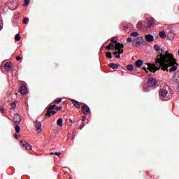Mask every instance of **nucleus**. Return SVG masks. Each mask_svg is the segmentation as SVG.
I'll list each match as a JSON object with an SVG mask.
<instances>
[{
    "mask_svg": "<svg viewBox=\"0 0 179 179\" xmlns=\"http://www.w3.org/2000/svg\"><path fill=\"white\" fill-rule=\"evenodd\" d=\"M154 50L157 51L158 55L155 59V64H148V67L147 69L150 71V72H152L155 73L159 69H166L167 68V65H174L176 62L174 61V57L173 55L169 53V52H165L163 49H161L159 45H155L154 46Z\"/></svg>",
    "mask_w": 179,
    "mask_h": 179,
    "instance_id": "1",
    "label": "nucleus"
},
{
    "mask_svg": "<svg viewBox=\"0 0 179 179\" xmlns=\"http://www.w3.org/2000/svg\"><path fill=\"white\" fill-rule=\"evenodd\" d=\"M124 44H121L120 43H117L115 45V50L117 52H114L113 55H115V58L120 59L121 58V55L120 54H122L124 52Z\"/></svg>",
    "mask_w": 179,
    "mask_h": 179,
    "instance_id": "2",
    "label": "nucleus"
},
{
    "mask_svg": "<svg viewBox=\"0 0 179 179\" xmlns=\"http://www.w3.org/2000/svg\"><path fill=\"white\" fill-rule=\"evenodd\" d=\"M167 94H169V91L166 88H162L159 90V98L161 100H167Z\"/></svg>",
    "mask_w": 179,
    "mask_h": 179,
    "instance_id": "3",
    "label": "nucleus"
},
{
    "mask_svg": "<svg viewBox=\"0 0 179 179\" xmlns=\"http://www.w3.org/2000/svg\"><path fill=\"white\" fill-rule=\"evenodd\" d=\"M165 31L167 34V37L169 40H173L174 37H176V34H174V30L171 29V28H168L165 29Z\"/></svg>",
    "mask_w": 179,
    "mask_h": 179,
    "instance_id": "4",
    "label": "nucleus"
},
{
    "mask_svg": "<svg viewBox=\"0 0 179 179\" xmlns=\"http://www.w3.org/2000/svg\"><path fill=\"white\" fill-rule=\"evenodd\" d=\"M147 25L145 26V29H152V27H155V19L154 18H147Z\"/></svg>",
    "mask_w": 179,
    "mask_h": 179,
    "instance_id": "5",
    "label": "nucleus"
},
{
    "mask_svg": "<svg viewBox=\"0 0 179 179\" xmlns=\"http://www.w3.org/2000/svg\"><path fill=\"white\" fill-rule=\"evenodd\" d=\"M145 42V40L143 39V37L139 36L134 40H133V44L134 45H141V44H143Z\"/></svg>",
    "mask_w": 179,
    "mask_h": 179,
    "instance_id": "6",
    "label": "nucleus"
},
{
    "mask_svg": "<svg viewBox=\"0 0 179 179\" xmlns=\"http://www.w3.org/2000/svg\"><path fill=\"white\" fill-rule=\"evenodd\" d=\"M173 61L175 62V63L172 65L170 64H167V66L165 69H162V71H169V69H167L169 68V66H172L169 69V72H176V71H177V66H174L176 65V59L173 58Z\"/></svg>",
    "mask_w": 179,
    "mask_h": 179,
    "instance_id": "7",
    "label": "nucleus"
},
{
    "mask_svg": "<svg viewBox=\"0 0 179 179\" xmlns=\"http://www.w3.org/2000/svg\"><path fill=\"white\" fill-rule=\"evenodd\" d=\"M13 121L15 125H19L20 124V121H22V118L20 117V115L16 113L13 116Z\"/></svg>",
    "mask_w": 179,
    "mask_h": 179,
    "instance_id": "8",
    "label": "nucleus"
},
{
    "mask_svg": "<svg viewBox=\"0 0 179 179\" xmlns=\"http://www.w3.org/2000/svg\"><path fill=\"white\" fill-rule=\"evenodd\" d=\"M148 83L150 87H155L157 85V81L156 79L150 78L148 79Z\"/></svg>",
    "mask_w": 179,
    "mask_h": 179,
    "instance_id": "9",
    "label": "nucleus"
},
{
    "mask_svg": "<svg viewBox=\"0 0 179 179\" xmlns=\"http://www.w3.org/2000/svg\"><path fill=\"white\" fill-rule=\"evenodd\" d=\"M20 145H21V146H22V148H25V149H27V150H31V145H30V144H29V143H27L24 141H21Z\"/></svg>",
    "mask_w": 179,
    "mask_h": 179,
    "instance_id": "10",
    "label": "nucleus"
},
{
    "mask_svg": "<svg viewBox=\"0 0 179 179\" xmlns=\"http://www.w3.org/2000/svg\"><path fill=\"white\" fill-rule=\"evenodd\" d=\"M145 39L148 43H152V42L155 41V37L152 34H146L145 36Z\"/></svg>",
    "mask_w": 179,
    "mask_h": 179,
    "instance_id": "11",
    "label": "nucleus"
},
{
    "mask_svg": "<svg viewBox=\"0 0 179 179\" xmlns=\"http://www.w3.org/2000/svg\"><path fill=\"white\" fill-rule=\"evenodd\" d=\"M55 107H57V105H52L51 106H50L47 110L45 115L48 117H51V113H52V110H54V108L55 109Z\"/></svg>",
    "mask_w": 179,
    "mask_h": 179,
    "instance_id": "12",
    "label": "nucleus"
},
{
    "mask_svg": "<svg viewBox=\"0 0 179 179\" xmlns=\"http://www.w3.org/2000/svg\"><path fill=\"white\" fill-rule=\"evenodd\" d=\"M82 110L83 114L87 115L89 113H90V108H89L87 105H84L82 107Z\"/></svg>",
    "mask_w": 179,
    "mask_h": 179,
    "instance_id": "13",
    "label": "nucleus"
},
{
    "mask_svg": "<svg viewBox=\"0 0 179 179\" xmlns=\"http://www.w3.org/2000/svg\"><path fill=\"white\" fill-rule=\"evenodd\" d=\"M4 68H5L6 71H12V69H13V66L12 65V64L10 62H6L4 64Z\"/></svg>",
    "mask_w": 179,
    "mask_h": 179,
    "instance_id": "14",
    "label": "nucleus"
},
{
    "mask_svg": "<svg viewBox=\"0 0 179 179\" xmlns=\"http://www.w3.org/2000/svg\"><path fill=\"white\" fill-rule=\"evenodd\" d=\"M19 90H20V93H21V94H23V95H26L28 93L27 88L24 86H21Z\"/></svg>",
    "mask_w": 179,
    "mask_h": 179,
    "instance_id": "15",
    "label": "nucleus"
},
{
    "mask_svg": "<svg viewBox=\"0 0 179 179\" xmlns=\"http://www.w3.org/2000/svg\"><path fill=\"white\" fill-rule=\"evenodd\" d=\"M35 127L36 129H38V133L40 134L41 132V122H38V120L36 121Z\"/></svg>",
    "mask_w": 179,
    "mask_h": 179,
    "instance_id": "16",
    "label": "nucleus"
},
{
    "mask_svg": "<svg viewBox=\"0 0 179 179\" xmlns=\"http://www.w3.org/2000/svg\"><path fill=\"white\" fill-rule=\"evenodd\" d=\"M71 101H72L74 107H76V108H80V103H79V101H78L75 99H71Z\"/></svg>",
    "mask_w": 179,
    "mask_h": 179,
    "instance_id": "17",
    "label": "nucleus"
},
{
    "mask_svg": "<svg viewBox=\"0 0 179 179\" xmlns=\"http://www.w3.org/2000/svg\"><path fill=\"white\" fill-rule=\"evenodd\" d=\"M109 68H112V69H118L120 68V64L111 63L108 64Z\"/></svg>",
    "mask_w": 179,
    "mask_h": 179,
    "instance_id": "18",
    "label": "nucleus"
},
{
    "mask_svg": "<svg viewBox=\"0 0 179 179\" xmlns=\"http://www.w3.org/2000/svg\"><path fill=\"white\" fill-rule=\"evenodd\" d=\"M159 37H161V38H167V35L166 34V31H160L159 33Z\"/></svg>",
    "mask_w": 179,
    "mask_h": 179,
    "instance_id": "19",
    "label": "nucleus"
},
{
    "mask_svg": "<svg viewBox=\"0 0 179 179\" xmlns=\"http://www.w3.org/2000/svg\"><path fill=\"white\" fill-rule=\"evenodd\" d=\"M142 65H143V62L142 60L138 59L136 62V66H137V68H141Z\"/></svg>",
    "mask_w": 179,
    "mask_h": 179,
    "instance_id": "20",
    "label": "nucleus"
},
{
    "mask_svg": "<svg viewBox=\"0 0 179 179\" xmlns=\"http://www.w3.org/2000/svg\"><path fill=\"white\" fill-rule=\"evenodd\" d=\"M63 121L64 120H62V118H59L58 120H57V124L58 125V127H62V125H63Z\"/></svg>",
    "mask_w": 179,
    "mask_h": 179,
    "instance_id": "21",
    "label": "nucleus"
},
{
    "mask_svg": "<svg viewBox=\"0 0 179 179\" xmlns=\"http://www.w3.org/2000/svg\"><path fill=\"white\" fill-rule=\"evenodd\" d=\"M131 36L133 37H138V36H139V33L138 31H134L131 34Z\"/></svg>",
    "mask_w": 179,
    "mask_h": 179,
    "instance_id": "22",
    "label": "nucleus"
},
{
    "mask_svg": "<svg viewBox=\"0 0 179 179\" xmlns=\"http://www.w3.org/2000/svg\"><path fill=\"white\" fill-rule=\"evenodd\" d=\"M106 50H114V44L110 43L108 46H107Z\"/></svg>",
    "mask_w": 179,
    "mask_h": 179,
    "instance_id": "23",
    "label": "nucleus"
},
{
    "mask_svg": "<svg viewBox=\"0 0 179 179\" xmlns=\"http://www.w3.org/2000/svg\"><path fill=\"white\" fill-rule=\"evenodd\" d=\"M15 125V132H17V134H19V132H20V127H19V124Z\"/></svg>",
    "mask_w": 179,
    "mask_h": 179,
    "instance_id": "24",
    "label": "nucleus"
},
{
    "mask_svg": "<svg viewBox=\"0 0 179 179\" xmlns=\"http://www.w3.org/2000/svg\"><path fill=\"white\" fill-rule=\"evenodd\" d=\"M127 69L128 71H134V66L132 64L128 65Z\"/></svg>",
    "mask_w": 179,
    "mask_h": 179,
    "instance_id": "25",
    "label": "nucleus"
},
{
    "mask_svg": "<svg viewBox=\"0 0 179 179\" xmlns=\"http://www.w3.org/2000/svg\"><path fill=\"white\" fill-rule=\"evenodd\" d=\"M61 101H62V99H61V98H57L55 100V103H56V104H59V103H61Z\"/></svg>",
    "mask_w": 179,
    "mask_h": 179,
    "instance_id": "26",
    "label": "nucleus"
},
{
    "mask_svg": "<svg viewBox=\"0 0 179 179\" xmlns=\"http://www.w3.org/2000/svg\"><path fill=\"white\" fill-rule=\"evenodd\" d=\"M106 57H107V58H109L110 59H111V58H113V55H111V52H106Z\"/></svg>",
    "mask_w": 179,
    "mask_h": 179,
    "instance_id": "27",
    "label": "nucleus"
},
{
    "mask_svg": "<svg viewBox=\"0 0 179 179\" xmlns=\"http://www.w3.org/2000/svg\"><path fill=\"white\" fill-rule=\"evenodd\" d=\"M29 3H30V0H24L23 6H27V5H29Z\"/></svg>",
    "mask_w": 179,
    "mask_h": 179,
    "instance_id": "28",
    "label": "nucleus"
},
{
    "mask_svg": "<svg viewBox=\"0 0 179 179\" xmlns=\"http://www.w3.org/2000/svg\"><path fill=\"white\" fill-rule=\"evenodd\" d=\"M137 27H138V29H142V21H139L137 23Z\"/></svg>",
    "mask_w": 179,
    "mask_h": 179,
    "instance_id": "29",
    "label": "nucleus"
},
{
    "mask_svg": "<svg viewBox=\"0 0 179 179\" xmlns=\"http://www.w3.org/2000/svg\"><path fill=\"white\" fill-rule=\"evenodd\" d=\"M20 34H17L15 35V41H20Z\"/></svg>",
    "mask_w": 179,
    "mask_h": 179,
    "instance_id": "30",
    "label": "nucleus"
},
{
    "mask_svg": "<svg viewBox=\"0 0 179 179\" xmlns=\"http://www.w3.org/2000/svg\"><path fill=\"white\" fill-rule=\"evenodd\" d=\"M14 108H16V103L15 102L11 103V110H14Z\"/></svg>",
    "mask_w": 179,
    "mask_h": 179,
    "instance_id": "31",
    "label": "nucleus"
},
{
    "mask_svg": "<svg viewBox=\"0 0 179 179\" xmlns=\"http://www.w3.org/2000/svg\"><path fill=\"white\" fill-rule=\"evenodd\" d=\"M55 110H56V111H61V110H62V106L55 107Z\"/></svg>",
    "mask_w": 179,
    "mask_h": 179,
    "instance_id": "32",
    "label": "nucleus"
},
{
    "mask_svg": "<svg viewBox=\"0 0 179 179\" xmlns=\"http://www.w3.org/2000/svg\"><path fill=\"white\" fill-rule=\"evenodd\" d=\"M117 40H118V38L117 37H114L113 38V39L111 40L112 43H117Z\"/></svg>",
    "mask_w": 179,
    "mask_h": 179,
    "instance_id": "33",
    "label": "nucleus"
},
{
    "mask_svg": "<svg viewBox=\"0 0 179 179\" xmlns=\"http://www.w3.org/2000/svg\"><path fill=\"white\" fill-rule=\"evenodd\" d=\"M23 23H24V24H27V23H29V19L24 18L23 20Z\"/></svg>",
    "mask_w": 179,
    "mask_h": 179,
    "instance_id": "34",
    "label": "nucleus"
},
{
    "mask_svg": "<svg viewBox=\"0 0 179 179\" xmlns=\"http://www.w3.org/2000/svg\"><path fill=\"white\" fill-rule=\"evenodd\" d=\"M127 43H132V38H128L127 39Z\"/></svg>",
    "mask_w": 179,
    "mask_h": 179,
    "instance_id": "35",
    "label": "nucleus"
},
{
    "mask_svg": "<svg viewBox=\"0 0 179 179\" xmlns=\"http://www.w3.org/2000/svg\"><path fill=\"white\" fill-rule=\"evenodd\" d=\"M3 111H5V109L2 107L0 108V112L1 113H3Z\"/></svg>",
    "mask_w": 179,
    "mask_h": 179,
    "instance_id": "36",
    "label": "nucleus"
},
{
    "mask_svg": "<svg viewBox=\"0 0 179 179\" xmlns=\"http://www.w3.org/2000/svg\"><path fill=\"white\" fill-rule=\"evenodd\" d=\"M14 138H15V139H19V136H17V134H15Z\"/></svg>",
    "mask_w": 179,
    "mask_h": 179,
    "instance_id": "37",
    "label": "nucleus"
},
{
    "mask_svg": "<svg viewBox=\"0 0 179 179\" xmlns=\"http://www.w3.org/2000/svg\"><path fill=\"white\" fill-rule=\"evenodd\" d=\"M55 156H61V152H55Z\"/></svg>",
    "mask_w": 179,
    "mask_h": 179,
    "instance_id": "38",
    "label": "nucleus"
},
{
    "mask_svg": "<svg viewBox=\"0 0 179 179\" xmlns=\"http://www.w3.org/2000/svg\"><path fill=\"white\" fill-rule=\"evenodd\" d=\"M16 61H20V59H22V58L20 57H17L16 58Z\"/></svg>",
    "mask_w": 179,
    "mask_h": 179,
    "instance_id": "39",
    "label": "nucleus"
},
{
    "mask_svg": "<svg viewBox=\"0 0 179 179\" xmlns=\"http://www.w3.org/2000/svg\"><path fill=\"white\" fill-rule=\"evenodd\" d=\"M86 120V116H83L82 121H85Z\"/></svg>",
    "mask_w": 179,
    "mask_h": 179,
    "instance_id": "40",
    "label": "nucleus"
},
{
    "mask_svg": "<svg viewBox=\"0 0 179 179\" xmlns=\"http://www.w3.org/2000/svg\"><path fill=\"white\" fill-rule=\"evenodd\" d=\"M57 112H55V111H52V113H51V114H52V115H54V114H55Z\"/></svg>",
    "mask_w": 179,
    "mask_h": 179,
    "instance_id": "41",
    "label": "nucleus"
},
{
    "mask_svg": "<svg viewBox=\"0 0 179 179\" xmlns=\"http://www.w3.org/2000/svg\"><path fill=\"white\" fill-rule=\"evenodd\" d=\"M69 122L72 124V123H73V121L72 120V119H70L69 120Z\"/></svg>",
    "mask_w": 179,
    "mask_h": 179,
    "instance_id": "42",
    "label": "nucleus"
},
{
    "mask_svg": "<svg viewBox=\"0 0 179 179\" xmlns=\"http://www.w3.org/2000/svg\"><path fill=\"white\" fill-rule=\"evenodd\" d=\"M85 127V124H83V127L80 128L81 129Z\"/></svg>",
    "mask_w": 179,
    "mask_h": 179,
    "instance_id": "43",
    "label": "nucleus"
},
{
    "mask_svg": "<svg viewBox=\"0 0 179 179\" xmlns=\"http://www.w3.org/2000/svg\"><path fill=\"white\" fill-rule=\"evenodd\" d=\"M54 155V152H50V155L52 156Z\"/></svg>",
    "mask_w": 179,
    "mask_h": 179,
    "instance_id": "44",
    "label": "nucleus"
},
{
    "mask_svg": "<svg viewBox=\"0 0 179 179\" xmlns=\"http://www.w3.org/2000/svg\"><path fill=\"white\" fill-rule=\"evenodd\" d=\"M0 30H2V26L0 25Z\"/></svg>",
    "mask_w": 179,
    "mask_h": 179,
    "instance_id": "45",
    "label": "nucleus"
},
{
    "mask_svg": "<svg viewBox=\"0 0 179 179\" xmlns=\"http://www.w3.org/2000/svg\"><path fill=\"white\" fill-rule=\"evenodd\" d=\"M73 139H75V137H72V141H73Z\"/></svg>",
    "mask_w": 179,
    "mask_h": 179,
    "instance_id": "46",
    "label": "nucleus"
},
{
    "mask_svg": "<svg viewBox=\"0 0 179 179\" xmlns=\"http://www.w3.org/2000/svg\"><path fill=\"white\" fill-rule=\"evenodd\" d=\"M144 70L146 71V68L145 67H144Z\"/></svg>",
    "mask_w": 179,
    "mask_h": 179,
    "instance_id": "47",
    "label": "nucleus"
},
{
    "mask_svg": "<svg viewBox=\"0 0 179 179\" xmlns=\"http://www.w3.org/2000/svg\"><path fill=\"white\" fill-rule=\"evenodd\" d=\"M125 30H128V28H126Z\"/></svg>",
    "mask_w": 179,
    "mask_h": 179,
    "instance_id": "48",
    "label": "nucleus"
},
{
    "mask_svg": "<svg viewBox=\"0 0 179 179\" xmlns=\"http://www.w3.org/2000/svg\"><path fill=\"white\" fill-rule=\"evenodd\" d=\"M178 56H179V49H178Z\"/></svg>",
    "mask_w": 179,
    "mask_h": 179,
    "instance_id": "49",
    "label": "nucleus"
}]
</instances>
